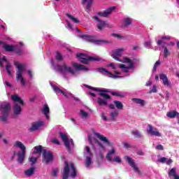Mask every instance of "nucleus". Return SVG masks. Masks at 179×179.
I'll use <instances>...</instances> for the list:
<instances>
[{
  "label": "nucleus",
  "instance_id": "obj_1",
  "mask_svg": "<svg viewBox=\"0 0 179 179\" xmlns=\"http://www.w3.org/2000/svg\"><path fill=\"white\" fill-rule=\"evenodd\" d=\"M88 89L90 90H94V92H99L101 97L97 98V103L99 106H108V100H111V96L105 92H108V90H100L92 86H87Z\"/></svg>",
  "mask_w": 179,
  "mask_h": 179
},
{
  "label": "nucleus",
  "instance_id": "obj_2",
  "mask_svg": "<svg viewBox=\"0 0 179 179\" xmlns=\"http://www.w3.org/2000/svg\"><path fill=\"white\" fill-rule=\"evenodd\" d=\"M76 58L78 59V61H80L81 64H84V65H89L90 62H93L94 61H102V62H106L105 59H103L100 57H97L96 56H88L85 53H78L76 55Z\"/></svg>",
  "mask_w": 179,
  "mask_h": 179
},
{
  "label": "nucleus",
  "instance_id": "obj_3",
  "mask_svg": "<svg viewBox=\"0 0 179 179\" xmlns=\"http://www.w3.org/2000/svg\"><path fill=\"white\" fill-rule=\"evenodd\" d=\"M11 100L14 101V115H20V114H22V107H20V106H24V101H23V99H22V98L19 96L17 94L12 95ZM17 103H19L20 106H19Z\"/></svg>",
  "mask_w": 179,
  "mask_h": 179
},
{
  "label": "nucleus",
  "instance_id": "obj_4",
  "mask_svg": "<svg viewBox=\"0 0 179 179\" xmlns=\"http://www.w3.org/2000/svg\"><path fill=\"white\" fill-rule=\"evenodd\" d=\"M1 116H0V121L4 124H8V118L10 113V103H6L1 105Z\"/></svg>",
  "mask_w": 179,
  "mask_h": 179
},
{
  "label": "nucleus",
  "instance_id": "obj_5",
  "mask_svg": "<svg viewBox=\"0 0 179 179\" xmlns=\"http://www.w3.org/2000/svg\"><path fill=\"white\" fill-rule=\"evenodd\" d=\"M15 65L16 66V68L17 69L15 73L16 80H18L20 79L21 85H22V86H24V85H26V81L24 80V78L22 76L23 71H24V69H26V64L15 63Z\"/></svg>",
  "mask_w": 179,
  "mask_h": 179
},
{
  "label": "nucleus",
  "instance_id": "obj_6",
  "mask_svg": "<svg viewBox=\"0 0 179 179\" xmlns=\"http://www.w3.org/2000/svg\"><path fill=\"white\" fill-rule=\"evenodd\" d=\"M15 146H16V148H20L21 150V152H17V156L18 157L17 162L20 164H22V163L24 162L26 157V146H24L21 141H16Z\"/></svg>",
  "mask_w": 179,
  "mask_h": 179
},
{
  "label": "nucleus",
  "instance_id": "obj_7",
  "mask_svg": "<svg viewBox=\"0 0 179 179\" xmlns=\"http://www.w3.org/2000/svg\"><path fill=\"white\" fill-rule=\"evenodd\" d=\"M124 62H123V64H129V65L127 66L124 64H120L119 65V68L122 70V72L124 73H128L129 72V69H134L135 65L134 64V62L128 57L124 58Z\"/></svg>",
  "mask_w": 179,
  "mask_h": 179
},
{
  "label": "nucleus",
  "instance_id": "obj_8",
  "mask_svg": "<svg viewBox=\"0 0 179 179\" xmlns=\"http://www.w3.org/2000/svg\"><path fill=\"white\" fill-rule=\"evenodd\" d=\"M42 162L46 164H50L52 160H54V155L51 151H47L46 150H43L42 153Z\"/></svg>",
  "mask_w": 179,
  "mask_h": 179
},
{
  "label": "nucleus",
  "instance_id": "obj_9",
  "mask_svg": "<svg viewBox=\"0 0 179 179\" xmlns=\"http://www.w3.org/2000/svg\"><path fill=\"white\" fill-rule=\"evenodd\" d=\"M57 71L61 72L62 75H65V72H69V73H71V75H75V71L72 69V67L68 66L66 63H63V65H57Z\"/></svg>",
  "mask_w": 179,
  "mask_h": 179
},
{
  "label": "nucleus",
  "instance_id": "obj_10",
  "mask_svg": "<svg viewBox=\"0 0 179 179\" xmlns=\"http://www.w3.org/2000/svg\"><path fill=\"white\" fill-rule=\"evenodd\" d=\"M81 38H85V41L88 43H94L95 44H100V43H105L106 44L108 43V41L104 40H94V36L83 34L80 36Z\"/></svg>",
  "mask_w": 179,
  "mask_h": 179
},
{
  "label": "nucleus",
  "instance_id": "obj_11",
  "mask_svg": "<svg viewBox=\"0 0 179 179\" xmlns=\"http://www.w3.org/2000/svg\"><path fill=\"white\" fill-rule=\"evenodd\" d=\"M124 159H125L127 163H128L129 164V166H131V167H132V169L135 173H137V174H141V171L139 170V168H138L137 166L135 164V162L134 161V159H132L129 156H125Z\"/></svg>",
  "mask_w": 179,
  "mask_h": 179
},
{
  "label": "nucleus",
  "instance_id": "obj_12",
  "mask_svg": "<svg viewBox=\"0 0 179 179\" xmlns=\"http://www.w3.org/2000/svg\"><path fill=\"white\" fill-rule=\"evenodd\" d=\"M94 134L105 145H107L108 146H113V143L110 142V140H108V138H107V137L104 136L103 134L98 132H94Z\"/></svg>",
  "mask_w": 179,
  "mask_h": 179
},
{
  "label": "nucleus",
  "instance_id": "obj_13",
  "mask_svg": "<svg viewBox=\"0 0 179 179\" xmlns=\"http://www.w3.org/2000/svg\"><path fill=\"white\" fill-rule=\"evenodd\" d=\"M147 133L149 135H151V136H162V134L159 131H157V129H155V130H153V126L152 124H148Z\"/></svg>",
  "mask_w": 179,
  "mask_h": 179
},
{
  "label": "nucleus",
  "instance_id": "obj_14",
  "mask_svg": "<svg viewBox=\"0 0 179 179\" xmlns=\"http://www.w3.org/2000/svg\"><path fill=\"white\" fill-rule=\"evenodd\" d=\"M96 71L99 72V73H101L102 75H106L104 73H107L109 76V78H113V79H117L120 78V76H115L111 73V71H108L107 69L101 67V68H97L96 69Z\"/></svg>",
  "mask_w": 179,
  "mask_h": 179
},
{
  "label": "nucleus",
  "instance_id": "obj_15",
  "mask_svg": "<svg viewBox=\"0 0 179 179\" xmlns=\"http://www.w3.org/2000/svg\"><path fill=\"white\" fill-rule=\"evenodd\" d=\"M123 51V48L116 49L113 51V54L111 55L112 58H113V59H115V61H118V62H122V61H121V59H120L118 57H121L122 55Z\"/></svg>",
  "mask_w": 179,
  "mask_h": 179
},
{
  "label": "nucleus",
  "instance_id": "obj_16",
  "mask_svg": "<svg viewBox=\"0 0 179 179\" xmlns=\"http://www.w3.org/2000/svg\"><path fill=\"white\" fill-rule=\"evenodd\" d=\"M70 171H71V169H69V162H68L67 161H65L64 162V168L63 174H62L63 179L69 178Z\"/></svg>",
  "mask_w": 179,
  "mask_h": 179
},
{
  "label": "nucleus",
  "instance_id": "obj_17",
  "mask_svg": "<svg viewBox=\"0 0 179 179\" xmlns=\"http://www.w3.org/2000/svg\"><path fill=\"white\" fill-rule=\"evenodd\" d=\"M44 125V122H35L32 123L31 127L29 129V132H34V131H38V129Z\"/></svg>",
  "mask_w": 179,
  "mask_h": 179
},
{
  "label": "nucleus",
  "instance_id": "obj_18",
  "mask_svg": "<svg viewBox=\"0 0 179 179\" xmlns=\"http://www.w3.org/2000/svg\"><path fill=\"white\" fill-rule=\"evenodd\" d=\"M115 9V6H112L108 9L106 10L104 12H100L98 13L99 16H101V17H108V15H110V13Z\"/></svg>",
  "mask_w": 179,
  "mask_h": 179
},
{
  "label": "nucleus",
  "instance_id": "obj_19",
  "mask_svg": "<svg viewBox=\"0 0 179 179\" xmlns=\"http://www.w3.org/2000/svg\"><path fill=\"white\" fill-rule=\"evenodd\" d=\"M3 48L6 52H13L16 47L13 45L6 44L5 42L3 43Z\"/></svg>",
  "mask_w": 179,
  "mask_h": 179
},
{
  "label": "nucleus",
  "instance_id": "obj_20",
  "mask_svg": "<svg viewBox=\"0 0 179 179\" xmlns=\"http://www.w3.org/2000/svg\"><path fill=\"white\" fill-rule=\"evenodd\" d=\"M159 79L162 80L164 86H170V85H171V83H170L167 78V75L164 73L159 74Z\"/></svg>",
  "mask_w": 179,
  "mask_h": 179
},
{
  "label": "nucleus",
  "instance_id": "obj_21",
  "mask_svg": "<svg viewBox=\"0 0 179 179\" xmlns=\"http://www.w3.org/2000/svg\"><path fill=\"white\" fill-rule=\"evenodd\" d=\"M73 66L76 68V71H86V72L89 71V68L86 67V66L78 63H73Z\"/></svg>",
  "mask_w": 179,
  "mask_h": 179
},
{
  "label": "nucleus",
  "instance_id": "obj_22",
  "mask_svg": "<svg viewBox=\"0 0 179 179\" xmlns=\"http://www.w3.org/2000/svg\"><path fill=\"white\" fill-rule=\"evenodd\" d=\"M131 101H133V103H135V104H139L141 106V107H143L145 106H146V101L143 100L142 99H139V98H133L131 99Z\"/></svg>",
  "mask_w": 179,
  "mask_h": 179
},
{
  "label": "nucleus",
  "instance_id": "obj_23",
  "mask_svg": "<svg viewBox=\"0 0 179 179\" xmlns=\"http://www.w3.org/2000/svg\"><path fill=\"white\" fill-rule=\"evenodd\" d=\"M166 117L171 119L176 118V117L179 118V113L177 112L176 110H171L166 113Z\"/></svg>",
  "mask_w": 179,
  "mask_h": 179
},
{
  "label": "nucleus",
  "instance_id": "obj_24",
  "mask_svg": "<svg viewBox=\"0 0 179 179\" xmlns=\"http://www.w3.org/2000/svg\"><path fill=\"white\" fill-rule=\"evenodd\" d=\"M35 170H36V167L32 166L24 171V175L26 176V177H31V176L34 174Z\"/></svg>",
  "mask_w": 179,
  "mask_h": 179
},
{
  "label": "nucleus",
  "instance_id": "obj_25",
  "mask_svg": "<svg viewBox=\"0 0 179 179\" xmlns=\"http://www.w3.org/2000/svg\"><path fill=\"white\" fill-rule=\"evenodd\" d=\"M70 168L72 171V172L71 173V177H72V178H75V177H76V176L78 175V172L76 171V169L75 168V164L73 163H70Z\"/></svg>",
  "mask_w": 179,
  "mask_h": 179
},
{
  "label": "nucleus",
  "instance_id": "obj_26",
  "mask_svg": "<svg viewBox=\"0 0 179 179\" xmlns=\"http://www.w3.org/2000/svg\"><path fill=\"white\" fill-rule=\"evenodd\" d=\"M86 9H87V10H90V9H92V5H93V0H83L82 5H86Z\"/></svg>",
  "mask_w": 179,
  "mask_h": 179
},
{
  "label": "nucleus",
  "instance_id": "obj_27",
  "mask_svg": "<svg viewBox=\"0 0 179 179\" xmlns=\"http://www.w3.org/2000/svg\"><path fill=\"white\" fill-rule=\"evenodd\" d=\"M106 26H107V23L106 22V21H101L96 25V27L99 30V31H101L102 30H104V29H106Z\"/></svg>",
  "mask_w": 179,
  "mask_h": 179
},
{
  "label": "nucleus",
  "instance_id": "obj_28",
  "mask_svg": "<svg viewBox=\"0 0 179 179\" xmlns=\"http://www.w3.org/2000/svg\"><path fill=\"white\" fill-rule=\"evenodd\" d=\"M34 150L33 152V155H37V154H40V153H43V151L44 150H43V145H38V146H35L34 148Z\"/></svg>",
  "mask_w": 179,
  "mask_h": 179
},
{
  "label": "nucleus",
  "instance_id": "obj_29",
  "mask_svg": "<svg viewBox=\"0 0 179 179\" xmlns=\"http://www.w3.org/2000/svg\"><path fill=\"white\" fill-rule=\"evenodd\" d=\"M113 103L117 110H122V108H124V104H122L121 101H114Z\"/></svg>",
  "mask_w": 179,
  "mask_h": 179
},
{
  "label": "nucleus",
  "instance_id": "obj_30",
  "mask_svg": "<svg viewBox=\"0 0 179 179\" xmlns=\"http://www.w3.org/2000/svg\"><path fill=\"white\" fill-rule=\"evenodd\" d=\"M106 93H110L112 94V96H116V97H121V98L124 97V94H122V93L118 92L108 90V92Z\"/></svg>",
  "mask_w": 179,
  "mask_h": 179
},
{
  "label": "nucleus",
  "instance_id": "obj_31",
  "mask_svg": "<svg viewBox=\"0 0 179 179\" xmlns=\"http://www.w3.org/2000/svg\"><path fill=\"white\" fill-rule=\"evenodd\" d=\"M29 163H31V166L36 164L37 163V160H38V157H30L28 159Z\"/></svg>",
  "mask_w": 179,
  "mask_h": 179
},
{
  "label": "nucleus",
  "instance_id": "obj_32",
  "mask_svg": "<svg viewBox=\"0 0 179 179\" xmlns=\"http://www.w3.org/2000/svg\"><path fill=\"white\" fill-rule=\"evenodd\" d=\"M116 117H118V111L114 110L110 112V120L115 121Z\"/></svg>",
  "mask_w": 179,
  "mask_h": 179
},
{
  "label": "nucleus",
  "instance_id": "obj_33",
  "mask_svg": "<svg viewBox=\"0 0 179 179\" xmlns=\"http://www.w3.org/2000/svg\"><path fill=\"white\" fill-rule=\"evenodd\" d=\"M11 66L10 64H7L6 66V71L8 76H10V78H13V75L12 74V70H10Z\"/></svg>",
  "mask_w": 179,
  "mask_h": 179
},
{
  "label": "nucleus",
  "instance_id": "obj_34",
  "mask_svg": "<svg viewBox=\"0 0 179 179\" xmlns=\"http://www.w3.org/2000/svg\"><path fill=\"white\" fill-rule=\"evenodd\" d=\"M131 134L134 136V138H142V134H141L138 130L132 131Z\"/></svg>",
  "mask_w": 179,
  "mask_h": 179
},
{
  "label": "nucleus",
  "instance_id": "obj_35",
  "mask_svg": "<svg viewBox=\"0 0 179 179\" xmlns=\"http://www.w3.org/2000/svg\"><path fill=\"white\" fill-rule=\"evenodd\" d=\"M92 164V158L90 157H87L85 160V167L89 168Z\"/></svg>",
  "mask_w": 179,
  "mask_h": 179
},
{
  "label": "nucleus",
  "instance_id": "obj_36",
  "mask_svg": "<svg viewBox=\"0 0 179 179\" xmlns=\"http://www.w3.org/2000/svg\"><path fill=\"white\" fill-rule=\"evenodd\" d=\"M43 113L45 115H48L50 114V108H48V105H45L43 109Z\"/></svg>",
  "mask_w": 179,
  "mask_h": 179
},
{
  "label": "nucleus",
  "instance_id": "obj_37",
  "mask_svg": "<svg viewBox=\"0 0 179 179\" xmlns=\"http://www.w3.org/2000/svg\"><path fill=\"white\" fill-rule=\"evenodd\" d=\"M66 15L67 17H69V19H71V20H72V22H74V23H79V19L75 18L73 16L69 13Z\"/></svg>",
  "mask_w": 179,
  "mask_h": 179
},
{
  "label": "nucleus",
  "instance_id": "obj_38",
  "mask_svg": "<svg viewBox=\"0 0 179 179\" xmlns=\"http://www.w3.org/2000/svg\"><path fill=\"white\" fill-rule=\"evenodd\" d=\"M124 27H128L129 24H132V20H131L130 18H125L124 20Z\"/></svg>",
  "mask_w": 179,
  "mask_h": 179
},
{
  "label": "nucleus",
  "instance_id": "obj_39",
  "mask_svg": "<svg viewBox=\"0 0 179 179\" xmlns=\"http://www.w3.org/2000/svg\"><path fill=\"white\" fill-rule=\"evenodd\" d=\"M55 59L57 61H62L64 59L62 55H61V52H56Z\"/></svg>",
  "mask_w": 179,
  "mask_h": 179
},
{
  "label": "nucleus",
  "instance_id": "obj_40",
  "mask_svg": "<svg viewBox=\"0 0 179 179\" xmlns=\"http://www.w3.org/2000/svg\"><path fill=\"white\" fill-rule=\"evenodd\" d=\"M170 55V51L167 48V47H164V58H167Z\"/></svg>",
  "mask_w": 179,
  "mask_h": 179
},
{
  "label": "nucleus",
  "instance_id": "obj_41",
  "mask_svg": "<svg viewBox=\"0 0 179 179\" xmlns=\"http://www.w3.org/2000/svg\"><path fill=\"white\" fill-rule=\"evenodd\" d=\"M64 143V145L66 146V149L69 150V152L71 151V145L69 144V138L67 140H65L63 141Z\"/></svg>",
  "mask_w": 179,
  "mask_h": 179
},
{
  "label": "nucleus",
  "instance_id": "obj_42",
  "mask_svg": "<svg viewBox=\"0 0 179 179\" xmlns=\"http://www.w3.org/2000/svg\"><path fill=\"white\" fill-rule=\"evenodd\" d=\"M59 136H60V138H62V140L63 141V142L69 139L68 138V136L66 134L59 133Z\"/></svg>",
  "mask_w": 179,
  "mask_h": 179
},
{
  "label": "nucleus",
  "instance_id": "obj_43",
  "mask_svg": "<svg viewBox=\"0 0 179 179\" xmlns=\"http://www.w3.org/2000/svg\"><path fill=\"white\" fill-rule=\"evenodd\" d=\"M160 60H158L155 62L152 69V72H156V71H157V66H160Z\"/></svg>",
  "mask_w": 179,
  "mask_h": 179
},
{
  "label": "nucleus",
  "instance_id": "obj_44",
  "mask_svg": "<svg viewBox=\"0 0 179 179\" xmlns=\"http://www.w3.org/2000/svg\"><path fill=\"white\" fill-rule=\"evenodd\" d=\"M94 141L95 142V143L98 144V145L99 146V148H101V149H104V145L101 144L100 141L97 140V138H94Z\"/></svg>",
  "mask_w": 179,
  "mask_h": 179
},
{
  "label": "nucleus",
  "instance_id": "obj_45",
  "mask_svg": "<svg viewBox=\"0 0 179 179\" xmlns=\"http://www.w3.org/2000/svg\"><path fill=\"white\" fill-rule=\"evenodd\" d=\"M52 176L53 177H58V169H53L52 172Z\"/></svg>",
  "mask_w": 179,
  "mask_h": 179
},
{
  "label": "nucleus",
  "instance_id": "obj_46",
  "mask_svg": "<svg viewBox=\"0 0 179 179\" xmlns=\"http://www.w3.org/2000/svg\"><path fill=\"white\" fill-rule=\"evenodd\" d=\"M112 36L113 37H116V38H123V37L124 38H127V36H121L120 34H112Z\"/></svg>",
  "mask_w": 179,
  "mask_h": 179
},
{
  "label": "nucleus",
  "instance_id": "obj_47",
  "mask_svg": "<svg viewBox=\"0 0 179 179\" xmlns=\"http://www.w3.org/2000/svg\"><path fill=\"white\" fill-rule=\"evenodd\" d=\"M80 114L83 117H85V118L89 116V114L85 110H80Z\"/></svg>",
  "mask_w": 179,
  "mask_h": 179
},
{
  "label": "nucleus",
  "instance_id": "obj_48",
  "mask_svg": "<svg viewBox=\"0 0 179 179\" xmlns=\"http://www.w3.org/2000/svg\"><path fill=\"white\" fill-rule=\"evenodd\" d=\"M108 68H112V69L115 70L116 67L114 63H110L109 64L107 65Z\"/></svg>",
  "mask_w": 179,
  "mask_h": 179
},
{
  "label": "nucleus",
  "instance_id": "obj_49",
  "mask_svg": "<svg viewBox=\"0 0 179 179\" xmlns=\"http://www.w3.org/2000/svg\"><path fill=\"white\" fill-rule=\"evenodd\" d=\"M53 90L56 92V93H61V92L62 91V90L59 89V87L57 86L54 87Z\"/></svg>",
  "mask_w": 179,
  "mask_h": 179
},
{
  "label": "nucleus",
  "instance_id": "obj_50",
  "mask_svg": "<svg viewBox=\"0 0 179 179\" xmlns=\"http://www.w3.org/2000/svg\"><path fill=\"white\" fill-rule=\"evenodd\" d=\"M52 143H55V145H61V143L57 138H54L52 140Z\"/></svg>",
  "mask_w": 179,
  "mask_h": 179
},
{
  "label": "nucleus",
  "instance_id": "obj_51",
  "mask_svg": "<svg viewBox=\"0 0 179 179\" xmlns=\"http://www.w3.org/2000/svg\"><path fill=\"white\" fill-rule=\"evenodd\" d=\"M113 162H116V163H121V158H120V157L117 156L113 159Z\"/></svg>",
  "mask_w": 179,
  "mask_h": 179
},
{
  "label": "nucleus",
  "instance_id": "obj_52",
  "mask_svg": "<svg viewBox=\"0 0 179 179\" xmlns=\"http://www.w3.org/2000/svg\"><path fill=\"white\" fill-rule=\"evenodd\" d=\"M156 149L157 150H164V148H163V145L162 144H159L156 146Z\"/></svg>",
  "mask_w": 179,
  "mask_h": 179
},
{
  "label": "nucleus",
  "instance_id": "obj_53",
  "mask_svg": "<svg viewBox=\"0 0 179 179\" xmlns=\"http://www.w3.org/2000/svg\"><path fill=\"white\" fill-rule=\"evenodd\" d=\"M124 148H125V149H131V145L128 143H124Z\"/></svg>",
  "mask_w": 179,
  "mask_h": 179
},
{
  "label": "nucleus",
  "instance_id": "obj_54",
  "mask_svg": "<svg viewBox=\"0 0 179 179\" xmlns=\"http://www.w3.org/2000/svg\"><path fill=\"white\" fill-rule=\"evenodd\" d=\"M101 118L104 120V121H108V118H107V116L106 115H104V113H101Z\"/></svg>",
  "mask_w": 179,
  "mask_h": 179
},
{
  "label": "nucleus",
  "instance_id": "obj_55",
  "mask_svg": "<svg viewBox=\"0 0 179 179\" xmlns=\"http://www.w3.org/2000/svg\"><path fill=\"white\" fill-rule=\"evenodd\" d=\"M152 93H157V89L156 88V85H154L152 89L150 91Z\"/></svg>",
  "mask_w": 179,
  "mask_h": 179
},
{
  "label": "nucleus",
  "instance_id": "obj_56",
  "mask_svg": "<svg viewBox=\"0 0 179 179\" xmlns=\"http://www.w3.org/2000/svg\"><path fill=\"white\" fill-rule=\"evenodd\" d=\"M108 106L109 107V108H110V110H115V106L114 105V103H110Z\"/></svg>",
  "mask_w": 179,
  "mask_h": 179
},
{
  "label": "nucleus",
  "instance_id": "obj_57",
  "mask_svg": "<svg viewBox=\"0 0 179 179\" xmlns=\"http://www.w3.org/2000/svg\"><path fill=\"white\" fill-rule=\"evenodd\" d=\"M166 160H167V158L166 157H161L159 160V162H160V163H164L166 162Z\"/></svg>",
  "mask_w": 179,
  "mask_h": 179
},
{
  "label": "nucleus",
  "instance_id": "obj_58",
  "mask_svg": "<svg viewBox=\"0 0 179 179\" xmlns=\"http://www.w3.org/2000/svg\"><path fill=\"white\" fill-rule=\"evenodd\" d=\"M85 149H86L87 152L90 156H92V152H90V148H89V146H86V147H85Z\"/></svg>",
  "mask_w": 179,
  "mask_h": 179
},
{
  "label": "nucleus",
  "instance_id": "obj_59",
  "mask_svg": "<svg viewBox=\"0 0 179 179\" xmlns=\"http://www.w3.org/2000/svg\"><path fill=\"white\" fill-rule=\"evenodd\" d=\"M27 73L31 78H33V71L31 70H28Z\"/></svg>",
  "mask_w": 179,
  "mask_h": 179
},
{
  "label": "nucleus",
  "instance_id": "obj_60",
  "mask_svg": "<svg viewBox=\"0 0 179 179\" xmlns=\"http://www.w3.org/2000/svg\"><path fill=\"white\" fill-rule=\"evenodd\" d=\"M92 19H93L94 20H97V22H99V23H100V22H101V20H100L99 17H97V16H94V17H92Z\"/></svg>",
  "mask_w": 179,
  "mask_h": 179
},
{
  "label": "nucleus",
  "instance_id": "obj_61",
  "mask_svg": "<svg viewBox=\"0 0 179 179\" xmlns=\"http://www.w3.org/2000/svg\"><path fill=\"white\" fill-rule=\"evenodd\" d=\"M106 158L109 162H113V159L111 158V155L110 154H107Z\"/></svg>",
  "mask_w": 179,
  "mask_h": 179
},
{
  "label": "nucleus",
  "instance_id": "obj_62",
  "mask_svg": "<svg viewBox=\"0 0 179 179\" xmlns=\"http://www.w3.org/2000/svg\"><path fill=\"white\" fill-rule=\"evenodd\" d=\"M137 155H138L139 156H143L145 153L142 150H139L138 151Z\"/></svg>",
  "mask_w": 179,
  "mask_h": 179
},
{
  "label": "nucleus",
  "instance_id": "obj_63",
  "mask_svg": "<svg viewBox=\"0 0 179 179\" xmlns=\"http://www.w3.org/2000/svg\"><path fill=\"white\" fill-rule=\"evenodd\" d=\"M15 54H17V55H22V50L20 49L15 51Z\"/></svg>",
  "mask_w": 179,
  "mask_h": 179
},
{
  "label": "nucleus",
  "instance_id": "obj_64",
  "mask_svg": "<svg viewBox=\"0 0 179 179\" xmlns=\"http://www.w3.org/2000/svg\"><path fill=\"white\" fill-rule=\"evenodd\" d=\"M162 40H170V36H162Z\"/></svg>",
  "mask_w": 179,
  "mask_h": 179
}]
</instances>
